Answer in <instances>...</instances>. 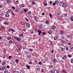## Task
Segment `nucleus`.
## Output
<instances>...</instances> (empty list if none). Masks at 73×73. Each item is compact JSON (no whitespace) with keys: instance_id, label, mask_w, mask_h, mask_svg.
Listing matches in <instances>:
<instances>
[{"instance_id":"obj_1","label":"nucleus","mask_w":73,"mask_h":73,"mask_svg":"<svg viewBox=\"0 0 73 73\" xmlns=\"http://www.w3.org/2000/svg\"><path fill=\"white\" fill-rule=\"evenodd\" d=\"M65 31L64 30H61L60 31V34L61 35H63L64 34H65Z\"/></svg>"},{"instance_id":"obj_2","label":"nucleus","mask_w":73,"mask_h":73,"mask_svg":"<svg viewBox=\"0 0 73 73\" xmlns=\"http://www.w3.org/2000/svg\"><path fill=\"white\" fill-rule=\"evenodd\" d=\"M14 38L16 40H17L18 41H20L21 40L20 38H19V37H17L14 36Z\"/></svg>"},{"instance_id":"obj_3","label":"nucleus","mask_w":73,"mask_h":73,"mask_svg":"<svg viewBox=\"0 0 73 73\" xmlns=\"http://www.w3.org/2000/svg\"><path fill=\"white\" fill-rule=\"evenodd\" d=\"M9 32H13L14 31H15V30L13 29L9 28L8 29Z\"/></svg>"},{"instance_id":"obj_4","label":"nucleus","mask_w":73,"mask_h":73,"mask_svg":"<svg viewBox=\"0 0 73 73\" xmlns=\"http://www.w3.org/2000/svg\"><path fill=\"white\" fill-rule=\"evenodd\" d=\"M62 7H64V8H66L67 7V5H66V4L65 3H64L62 5Z\"/></svg>"},{"instance_id":"obj_5","label":"nucleus","mask_w":73,"mask_h":73,"mask_svg":"<svg viewBox=\"0 0 73 73\" xmlns=\"http://www.w3.org/2000/svg\"><path fill=\"white\" fill-rule=\"evenodd\" d=\"M7 3L9 4H12V1H11V0H7Z\"/></svg>"},{"instance_id":"obj_6","label":"nucleus","mask_w":73,"mask_h":73,"mask_svg":"<svg viewBox=\"0 0 73 73\" xmlns=\"http://www.w3.org/2000/svg\"><path fill=\"white\" fill-rule=\"evenodd\" d=\"M37 31L39 33L38 34V35H39V36H41V33H42V32H41V30L38 31V30H37Z\"/></svg>"},{"instance_id":"obj_7","label":"nucleus","mask_w":73,"mask_h":73,"mask_svg":"<svg viewBox=\"0 0 73 73\" xmlns=\"http://www.w3.org/2000/svg\"><path fill=\"white\" fill-rule=\"evenodd\" d=\"M5 69V66H3L2 67V68H0V70H4Z\"/></svg>"},{"instance_id":"obj_8","label":"nucleus","mask_w":73,"mask_h":73,"mask_svg":"<svg viewBox=\"0 0 73 73\" xmlns=\"http://www.w3.org/2000/svg\"><path fill=\"white\" fill-rule=\"evenodd\" d=\"M26 27L27 28H29L30 27V24H29V23H27Z\"/></svg>"},{"instance_id":"obj_9","label":"nucleus","mask_w":73,"mask_h":73,"mask_svg":"<svg viewBox=\"0 0 73 73\" xmlns=\"http://www.w3.org/2000/svg\"><path fill=\"white\" fill-rule=\"evenodd\" d=\"M21 25H25V23L23 21H21Z\"/></svg>"},{"instance_id":"obj_10","label":"nucleus","mask_w":73,"mask_h":73,"mask_svg":"<svg viewBox=\"0 0 73 73\" xmlns=\"http://www.w3.org/2000/svg\"><path fill=\"white\" fill-rule=\"evenodd\" d=\"M66 58H67V56L66 55H65L64 56L62 57V59H63V60H64V59H66Z\"/></svg>"},{"instance_id":"obj_11","label":"nucleus","mask_w":73,"mask_h":73,"mask_svg":"<svg viewBox=\"0 0 73 73\" xmlns=\"http://www.w3.org/2000/svg\"><path fill=\"white\" fill-rule=\"evenodd\" d=\"M27 57H28L27 58L29 59V58L32 57V56L31 55H27Z\"/></svg>"},{"instance_id":"obj_12","label":"nucleus","mask_w":73,"mask_h":73,"mask_svg":"<svg viewBox=\"0 0 73 73\" xmlns=\"http://www.w3.org/2000/svg\"><path fill=\"white\" fill-rule=\"evenodd\" d=\"M34 19L35 21H37V17L35 16L34 17Z\"/></svg>"},{"instance_id":"obj_13","label":"nucleus","mask_w":73,"mask_h":73,"mask_svg":"<svg viewBox=\"0 0 73 73\" xmlns=\"http://www.w3.org/2000/svg\"><path fill=\"white\" fill-rule=\"evenodd\" d=\"M5 16L7 17H9V14L8 13H7L5 15Z\"/></svg>"},{"instance_id":"obj_14","label":"nucleus","mask_w":73,"mask_h":73,"mask_svg":"<svg viewBox=\"0 0 73 73\" xmlns=\"http://www.w3.org/2000/svg\"><path fill=\"white\" fill-rule=\"evenodd\" d=\"M45 23L46 24H49V21L48 20H47L45 21Z\"/></svg>"},{"instance_id":"obj_15","label":"nucleus","mask_w":73,"mask_h":73,"mask_svg":"<svg viewBox=\"0 0 73 73\" xmlns=\"http://www.w3.org/2000/svg\"><path fill=\"white\" fill-rule=\"evenodd\" d=\"M61 38L62 40H64L65 39V37L63 36H61Z\"/></svg>"},{"instance_id":"obj_16","label":"nucleus","mask_w":73,"mask_h":73,"mask_svg":"<svg viewBox=\"0 0 73 73\" xmlns=\"http://www.w3.org/2000/svg\"><path fill=\"white\" fill-rule=\"evenodd\" d=\"M26 66L27 67V69H30V66L27 65H26Z\"/></svg>"},{"instance_id":"obj_17","label":"nucleus","mask_w":73,"mask_h":73,"mask_svg":"<svg viewBox=\"0 0 73 73\" xmlns=\"http://www.w3.org/2000/svg\"><path fill=\"white\" fill-rule=\"evenodd\" d=\"M52 29H55V28H56V27L54 26H52Z\"/></svg>"},{"instance_id":"obj_18","label":"nucleus","mask_w":73,"mask_h":73,"mask_svg":"<svg viewBox=\"0 0 73 73\" xmlns=\"http://www.w3.org/2000/svg\"><path fill=\"white\" fill-rule=\"evenodd\" d=\"M15 61L16 63H18V62H19V60L18 59H17L15 60Z\"/></svg>"},{"instance_id":"obj_19","label":"nucleus","mask_w":73,"mask_h":73,"mask_svg":"<svg viewBox=\"0 0 73 73\" xmlns=\"http://www.w3.org/2000/svg\"><path fill=\"white\" fill-rule=\"evenodd\" d=\"M66 50L67 51H68V50H69V48L67 46L65 47Z\"/></svg>"},{"instance_id":"obj_20","label":"nucleus","mask_w":73,"mask_h":73,"mask_svg":"<svg viewBox=\"0 0 73 73\" xmlns=\"http://www.w3.org/2000/svg\"><path fill=\"white\" fill-rule=\"evenodd\" d=\"M66 20H69L70 19V17H66Z\"/></svg>"},{"instance_id":"obj_21","label":"nucleus","mask_w":73,"mask_h":73,"mask_svg":"<svg viewBox=\"0 0 73 73\" xmlns=\"http://www.w3.org/2000/svg\"><path fill=\"white\" fill-rule=\"evenodd\" d=\"M20 37H24V36H23V34H20L19 35Z\"/></svg>"},{"instance_id":"obj_22","label":"nucleus","mask_w":73,"mask_h":73,"mask_svg":"<svg viewBox=\"0 0 73 73\" xmlns=\"http://www.w3.org/2000/svg\"><path fill=\"white\" fill-rule=\"evenodd\" d=\"M53 62H57V60H56V59H54L53 60Z\"/></svg>"},{"instance_id":"obj_23","label":"nucleus","mask_w":73,"mask_h":73,"mask_svg":"<svg viewBox=\"0 0 73 73\" xmlns=\"http://www.w3.org/2000/svg\"><path fill=\"white\" fill-rule=\"evenodd\" d=\"M27 19L28 18H27V17L25 18V19L27 21V22H29V19Z\"/></svg>"},{"instance_id":"obj_24","label":"nucleus","mask_w":73,"mask_h":73,"mask_svg":"<svg viewBox=\"0 0 73 73\" xmlns=\"http://www.w3.org/2000/svg\"><path fill=\"white\" fill-rule=\"evenodd\" d=\"M50 72L52 73H55V71H54V70H50Z\"/></svg>"},{"instance_id":"obj_25","label":"nucleus","mask_w":73,"mask_h":73,"mask_svg":"<svg viewBox=\"0 0 73 73\" xmlns=\"http://www.w3.org/2000/svg\"><path fill=\"white\" fill-rule=\"evenodd\" d=\"M44 6H47V5H48V4H47V3L44 2Z\"/></svg>"},{"instance_id":"obj_26","label":"nucleus","mask_w":73,"mask_h":73,"mask_svg":"<svg viewBox=\"0 0 73 73\" xmlns=\"http://www.w3.org/2000/svg\"><path fill=\"white\" fill-rule=\"evenodd\" d=\"M11 36H10L8 37L7 40H11Z\"/></svg>"},{"instance_id":"obj_27","label":"nucleus","mask_w":73,"mask_h":73,"mask_svg":"<svg viewBox=\"0 0 73 73\" xmlns=\"http://www.w3.org/2000/svg\"><path fill=\"white\" fill-rule=\"evenodd\" d=\"M56 4H58L59 3V1L58 0H56L55 1V2Z\"/></svg>"},{"instance_id":"obj_28","label":"nucleus","mask_w":73,"mask_h":73,"mask_svg":"<svg viewBox=\"0 0 73 73\" xmlns=\"http://www.w3.org/2000/svg\"><path fill=\"white\" fill-rule=\"evenodd\" d=\"M42 35H46V33L44 32H43L42 33Z\"/></svg>"},{"instance_id":"obj_29","label":"nucleus","mask_w":73,"mask_h":73,"mask_svg":"<svg viewBox=\"0 0 73 73\" xmlns=\"http://www.w3.org/2000/svg\"><path fill=\"white\" fill-rule=\"evenodd\" d=\"M38 29L39 30H40V29H41V27L40 26L38 27Z\"/></svg>"},{"instance_id":"obj_30","label":"nucleus","mask_w":73,"mask_h":73,"mask_svg":"<svg viewBox=\"0 0 73 73\" xmlns=\"http://www.w3.org/2000/svg\"><path fill=\"white\" fill-rule=\"evenodd\" d=\"M23 10H24V12H25V13H26V12H27V9H24Z\"/></svg>"},{"instance_id":"obj_31","label":"nucleus","mask_w":73,"mask_h":73,"mask_svg":"<svg viewBox=\"0 0 73 73\" xmlns=\"http://www.w3.org/2000/svg\"><path fill=\"white\" fill-rule=\"evenodd\" d=\"M4 73H9V71L8 70H6L4 71Z\"/></svg>"},{"instance_id":"obj_32","label":"nucleus","mask_w":73,"mask_h":73,"mask_svg":"<svg viewBox=\"0 0 73 73\" xmlns=\"http://www.w3.org/2000/svg\"><path fill=\"white\" fill-rule=\"evenodd\" d=\"M23 43L25 44V45H27V42H26V41H23Z\"/></svg>"},{"instance_id":"obj_33","label":"nucleus","mask_w":73,"mask_h":73,"mask_svg":"<svg viewBox=\"0 0 73 73\" xmlns=\"http://www.w3.org/2000/svg\"><path fill=\"white\" fill-rule=\"evenodd\" d=\"M40 68H37V71H38V72H39V71H40Z\"/></svg>"},{"instance_id":"obj_34","label":"nucleus","mask_w":73,"mask_h":73,"mask_svg":"<svg viewBox=\"0 0 73 73\" xmlns=\"http://www.w3.org/2000/svg\"><path fill=\"white\" fill-rule=\"evenodd\" d=\"M20 7H24V4H22L21 5H20Z\"/></svg>"},{"instance_id":"obj_35","label":"nucleus","mask_w":73,"mask_h":73,"mask_svg":"<svg viewBox=\"0 0 73 73\" xmlns=\"http://www.w3.org/2000/svg\"><path fill=\"white\" fill-rule=\"evenodd\" d=\"M68 56L69 57V58H70V57H72V54H70V55L68 54Z\"/></svg>"},{"instance_id":"obj_36","label":"nucleus","mask_w":73,"mask_h":73,"mask_svg":"<svg viewBox=\"0 0 73 73\" xmlns=\"http://www.w3.org/2000/svg\"><path fill=\"white\" fill-rule=\"evenodd\" d=\"M6 63V62H3V63L2 64V65H4Z\"/></svg>"},{"instance_id":"obj_37","label":"nucleus","mask_w":73,"mask_h":73,"mask_svg":"<svg viewBox=\"0 0 73 73\" xmlns=\"http://www.w3.org/2000/svg\"><path fill=\"white\" fill-rule=\"evenodd\" d=\"M15 3L17 4H19V2L17 1H16Z\"/></svg>"},{"instance_id":"obj_38","label":"nucleus","mask_w":73,"mask_h":73,"mask_svg":"<svg viewBox=\"0 0 73 73\" xmlns=\"http://www.w3.org/2000/svg\"><path fill=\"white\" fill-rule=\"evenodd\" d=\"M9 42V44H12V43H13V42L11 40H10Z\"/></svg>"},{"instance_id":"obj_39","label":"nucleus","mask_w":73,"mask_h":73,"mask_svg":"<svg viewBox=\"0 0 73 73\" xmlns=\"http://www.w3.org/2000/svg\"><path fill=\"white\" fill-rule=\"evenodd\" d=\"M48 33L49 34H51L52 33V31H48Z\"/></svg>"},{"instance_id":"obj_40","label":"nucleus","mask_w":73,"mask_h":73,"mask_svg":"<svg viewBox=\"0 0 73 73\" xmlns=\"http://www.w3.org/2000/svg\"><path fill=\"white\" fill-rule=\"evenodd\" d=\"M22 31H23V32H26V30L24 29H22Z\"/></svg>"},{"instance_id":"obj_41","label":"nucleus","mask_w":73,"mask_h":73,"mask_svg":"<svg viewBox=\"0 0 73 73\" xmlns=\"http://www.w3.org/2000/svg\"><path fill=\"white\" fill-rule=\"evenodd\" d=\"M38 64L39 65H41L42 64V62H38Z\"/></svg>"},{"instance_id":"obj_42","label":"nucleus","mask_w":73,"mask_h":73,"mask_svg":"<svg viewBox=\"0 0 73 73\" xmlns=\"http://www.w3.org/2000/svg\"><path fill=\"white\" fill-rule=\"evenodd\" d=\"M11 13L13 14V15H14V16H15V14L14 13V12H13V11H11Z\"/></svg>"},{"instance_id":"obj_43","label":"nucleus","mask_w":73,"mask_h":73,"mask_svg":"<svg viewBox=\"0 0 73 73\" xmlns=\"http://www.w3.org/2000/svg\"><path fill=\"white\" fill-rule=\"evenodd\" d=\"M4 15V13H1V14H0L1 16H3Z\"/></svg>"},{"instance_id":"obj_44","label":"nucleus","mask_w":73,"mask_h":73,"mask_svg":"<svg viewBox=\"0 0 73 73\" xmlns=\"http://www.w3.org/2000/svg\"><path fill=\"white\" fill-rule=\"evenodd\" d=\"M54 40H56L57 39V37L56 36L54 37Z\"/></svg>"},{"instance_id":"obj_45","label":"nucleus","mask_w":73,"mask_h":73,"mask_svg":"<svg viewBox=\"0 0 73 73\" xmlns=\"http://www.w3.org/2000/svg\"><path fill=\"white\" fill-rule=\"evenodd\" d=\"M70 20L72 21H73V18L72 17H71L70 18Z\"/></svg>"},{"instance_id":"obj_46","label":"nucleus","mask_w":73,"mask_h":73,"mask_svg":"<svg viewBox=\"0 0 73 73\" xmlns=\"http://www.w3.org/2000/svg\"><path fill=\"white\" fill-rule=\"evenodd\" d=\"M7 21H4L3 22V24H4L5 25L6 24H7Z\"/></svg>"},{"instance_id":"obj_47","label":"nucleus","mask_w":73,"mask_h":73,"mask_svg":"<svg viewBox=\"0 0 73 73\" xmlns=\"http://www.w3.org/2000/svg\"><path fill=\"white\" fill-rule=\"evenodd\" d=\"M15 12L16 13H18V12H19V11H18V10H17V9L16 10H15Z\"/></svg>"},{"instance_id":"obj_48","label":"nucleus","mask_w":73,"mask_h":73,"mask_svg":"<svg viewBox=\"0 0 73 73\" xmlns=\"http://www.w3.org/2000/svg\"><path fill=\"white\" fill-rule=\"evenodd\" d=\"M1 29H4V27L2 26L1 27Z\"/></svg>"},{"instance_id":"obj_49","label":"nucleus","mask_w":73,"mask_h":73,"mask_svg":"<svg viewBox=\"0 0 73 73\" xmlns=\"http://www.w3.org/2000/svg\"><path fill=\"white\" fill-rule=\"evenodd\" d=\"M61 50H62V51H64V50H65V48H62L61 49Z\"/></svg>"},{"instance_id":"obj_50","label":"nucleus","mask_w":73,"mask_h":73,"mask_svg":"<svg viewBox=\"0 0 73 73\" xmlns=\"http://www.w3.org/2000/svg\"><path fill=\"white\" fill-rule=\"evenodd\" d=\"M56 3H55V2L53 3L52 5H53L55 6V5H56Z\"/></svg>"},{"instance_id":"obj_51","label":"nucleus","mask_w":73,"mask_h":73,"mask_svg":"<svg viewBox=\"0 0 73 73\" xmlns=\"http://www.w3.org/2000/svg\"><path fill=\"white\" fill-rule=\"evenodd\" d=\"M60 46H64V44L62 43H60Z\"/></svg>"},{"instance_id":"obj_52","label":"nucleus","mask_w":73,"mask_h":73,"mask_svg":"<svg viewBox=\"0 0 73 73\" xmlns=\"http://www.w3.org/2000/svg\"><path fill=\"white\" fill-rule=\"evenodd\" d=\"M59 56H60V54H56V56L57 57H59Z\"/></svg>"},{"instance_id":"obj_53","label":"nucleus","mask_w":73,"mask_h":73,"mask_svg":"<svg viewBox=\"0 0 73 73\" xmlns=\"http://www.w3.org/2000/svg\"><path fill=\"white\" fill-rule=\"evenodd\" d=\"M11 64H12V65H13V64H14V62H11Z\"/></svg>"},{"instance_id":"obj_54","label":"nucleus","mask_w":73,"mask_h":73,"mask_svg":"<svg viewBox=\"0 0 73 73\" xmlns=\"http://www.w3.org/2000/svg\"><path fill=\"white\" fill-rule=\"evenodd\" d=\"M29 64H32V62H29Z\"/></svg>"},{"instance_id":"obj_55","label":"nucleus","mask_w":73,"mask_h":73,"mask_svg":"<svg viewBox=\"0 0 73 73\" xmlns=\"http://www.w3.org/2000/svg\"><path fill=\"white\" fill-rule=\"evenodd\" d=\"M67 36L68 37H70V35H67Z\"/></svg>"},{"instance_id":"obj_56","label":"nucleus","mask_w":73,"mask_h":73,"mask_svg":"<svg viewBox=\"0 0 73 73\" xmlns=\"http://www.w3.org/2000/svg\"><path fill=\"white\" fill-rule=\"evenodd\" d=\"M30 50L32 52V51H33V49L32 48H30Z\"/></svg>"},{"instance_id":"obj_57","label":"nucleus","mask_w":73,"mask_h":73,"mask_svg":"<svg viewBox=\"0 0 73 73\" xmlns=\"http://www.w3.org/2000/svg\"><path fill=\"white\" fill-rule=\"evenodd\" d=\"M44 15H45V13H42V16H44Z\"/></svg>"},{"instance_id":"obj_58","label":"nucleus","mask_w":73,"mask_h":73,"mask_svg":"<svg viewBox=\"0 0 73 73\" xmlns=\"http://www.w3.org/2000/svg\"><path fill=\"white\" fill-rule=\"evenodd\" d=\"M29 8H32V5H30L29 6Z\"/></svg>"},{"instance_id":"obj_59","label":"nucleus","mask_w":73,"mask_h":73,"mask_svg":"<svg viewBox=\"0 0 73 73\" xmlns=\"http://www.w3.org/2000/svg\"><path fill=\"white\" fill-rule=\"evenodd\" d=\"M12 8L13 9H15V7L13 6H12Z\"/></svg>"},{"instance_id":"obj_60","label":"nucleus","mask_w":73,"mask_h":73,"mask_svg":"<svg viewBox=\"0 0 73 73\" xmlns=\"http://www.w3.org/2000/svg\"><path fill=\"white\" fill-rule=\"evenodd\" d=\"M31 11H29L28 13V15H29V14H31Z\"/></svg>"},{"instance_id":"obj_61","label":"nucleus","mask_w":73,"mask_h":73,"mask_svg":"<svg viewBox=\"0 0 73 73\" xmlns=\"http://www.w3.org/2000/svg\"><path fill=\"white\" fill-rule=\"evenodd\" d=\"M9 58H12V56H9Z\"/></svg>"},{"instance_id":"obj_62","label":"nucleus","mask_w":73,"mask_h":73,"mask_svg":"<svg viewBox=\"0 0 73 73\" xmlns=\"http://www.w3.org/2000/svg\"><path fill=\"white\" fill-rule=\"evenodd\" d=\"M25 53L26 54H27V53H28V52L26 50L25 51Z\"/></svg>"},{"instance_id":"obj_63","label":"nucleus","mask_w":73,"mask_h":73,"mask_svg":"<svg viewBox=\"0 0 73 73\" xmlns=\"http://www.w3.org/2000/svg\"><path fill=\"white\" fill-rule=\"evenodd\" d=\"M71 63H73V60H71Z\"/></svg>"},{"instance_id":"obj_64","label":"nucleus","mask_w":73,"mask_h":73,"mask_svg":"<svg viewBox=\"0 0 73 73\" xmlns=\"http://www.w3.org/2000/svg\"><path fill=\"white\" fill-rule=\"evenodd\" d=\"M56 73H60V71H56Z\"/></svg>"}]
</instances>
